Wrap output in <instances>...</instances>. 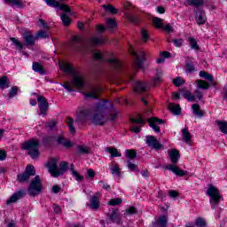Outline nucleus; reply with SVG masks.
<instances>
[{"mask_svg": "<svg viewBox=\"0 0 227 227\" xmlns=\"http://www.w3.org/2000/svg\"><path fill=\"white\" fill-rule=\"evenodd\" d=\"M18 92H19V87H17V86L12 87V89L9 92V98H13V97H15Z\"/></svg>", "mask_w": 227, "mask_h": 227, "instance_id": "54", "label": "nucleus"}, {"mask_svg": "<svg viewBox=\"0 0 227 227\" xmlns=\"http://www.w3.org/2000/svg\"><path fill=\"white\" fill-rule=\"evenodd\" d=\"M45 3L48 6L51 8H59V2L56 0H45Z\"/></svg>", "mask_w": 227, "mask_h": 227, "instance_id": "50", "label": "nucleus"}, {"mask_svg": "<svg viewBox=\"0 0 227 227\" xmlns=\"http://www.w3.org/2000/svg\"><path fill=\"white\" fill-rule=\"evenodd\" d=\"M36 175V170L33 165H27L24 173L18 175V181L21 184L24 182H27L31 176H35Z\"/></svg>", "mask_w": 227, "mask_h": 227, "instance_id": "10", "label": "nucleus"}, {"mask_svg": "<svg viewBox=\"0 0 227 227\" xmlns=\"http://www.w3.org/2000/svg\"><path fill=\"white\" fill-rule=\"evenodd\" d=\"M207 195L209 196V202L211 205V208H215L219 207V203H221V200L223 199V195H221V192L215 186L209 184Z\"/></svg>", "mask_w": 227, "mask_h": 227, "instance_id": "6", "label": "nucleus"}, {"mask_svg": "<svg viewBox=\"0 0 227 227\" xmlns=\"http://www.w3.org/2000/svg\"><path fill=\"white\" fill-rule=\"evenodd\" d=\"M88 116H90V112L88 110H82L78 115V120H80L82 123H84L88 121Z\"/></svg>", "mask_w": 227, "mask_h": 227, "instance_id": "35", "label": "nucleus"}, {"mask_svg": "<svg viewBox=\"0 0 227 227\" xmlns=\"http://www.w3.org/2000/svg\"><path fill=\"white\" fill-rule=\"evenodd\" d=\"M70 166L71 173L75 180H77V182H82V180H84V176H81L77 171H75V169H74V164H71Z\"/></svg>", "mask_w": 227, "mask_h": 227, "instance_id": "38", "label": "nucleus"}, {"mask_svg": "<svg viewBox=\"0 0 227 227\" xmlns=\"http://www.w3.org/2000/svg\"><path fill=\"white\" fill-rule=\"evenodd\" d=\"M195 226L198 227H206L207 222L205 221V218L199 217L195 221Z\"/></svg>", "mask_w": 227, "mask_h": 227, "instance_id": "49", "label": "nucleus"}, {"mask_svg": "<svg viewBox=\"0 0 227 227\" xmlns=\"http://www.w3.org/2000/svg\"><path fill=\"white\" fill-rule=\"evenodd\" d=\"M149 123V127H151L154 132H160V127L157 126L156 123L159 125H162L164 123V121L162 119H159L157 117H151L147 120Z\"/></svg>", "mask_w": 227, "mask_h": 227, "instance_id": "16", "label": "nucleus"}, {"mask_svg": "<svg viewBox=\"0 0 227 227\" xmlns=\"http://www.w3.org/2000/svg\"><path fill=\"white\" fill-rule=\"evenodd\" d=\"M129 120L131 123H139L140 125H143L145 123V120H143L141 114H138L137 118H130Z\"/></svg>", "mask_w": 227, "mask_h": 227, "instance_id": "48", "label": "nucleus"}, {"mask_svg": "<svg viewBox=\"0 0 227 227\" xmlns=\"http://www.w3.org/2000/svg\"><path fill=\"white\" fill-rule=\"evenodd\" d=\"M61 20L64 26H70V22H72L70 17H68V15H67L66 13L61 15Z\"/></svg>", "mask_w": 227, "mask_h": 227, "instance_id": "47", "label": "nucleus"}, {"mask_svg": "<svg viewBox=\"0 0 227 227\" xmlns=\"http://www.w3.org/2000/svg\"><path fill=\"white\" fill-rule=\"evenodd\" d=\"M106 43V38L103 36L92 35L88 41H85L84 38L81 35H76L73 37L72 47L74 51L82 52L90 47H98Z\"/></svg>", "mask_w": 227, "mask_h": 227, "instance_id": "2", "label": "nucleus"}, {"mask_svg": "<svg viewBox=\"0 0 227 227\" xmlns=\"http://www.w3.org/2000/svg\"><path fill=\"white\" fill-rule=\"evenodd\" d=\"M146 82H137L134 86V91H136V93H145V91H146Z\"/></svg>", "mask_w": 227, "mask_h": 227, "instance_id": "25", "label": "nucleus"}, {"mask_svg": "<svg viewBox=\"0 0 227 227\" xmlns=\"http://www.w3.org/2000/svg\"><path fill=\"white\" fill-rule=\"evenodd\" d=\"M180 93L184 98H187L188 102H194V95H192L191 91L185 89H181Z\"/></svg>", "mask_w": 227, "mask_h": 227, "instance_id": "30", "label": "nucleus"}, {"mask_svg": "<svg viewBox=\"0 0 227 227\" xmlns=\"http://www.w3.org/2000/svg\"><path fill=\"white\" fill-rule=\"evenodd\" d=\"M126 157L131 160H134V159L137 157V152H136L134 149H128L126 150Z\"/></svg>", "mask_w": 227, "mask_h": 227, "instance_id": "42", "label": "nucleus"}, {"mask_svg": "<svg viewBox=\"0 0 227 227\" xmlns=\"http://www.w3.org/2000/svg\"><path fill=\"white\" fill-rule=\"evenodd\" d=\"M78 152L80 153H90V147L78 145Z\"/></svg>", "mask_w": 227, "mask_h": 227, "instance_id": "56", "label": "nucleus"}, {"mask_svg": "<svg viewBox=\"0 0 227 227\" xmlns=\"http://www.w3.org/2000/svg\"><path fill=\"white\" fill-rule=\"evenodd\" d=\"M130 54L134 58L133 67L135 70H139L143 68V62L146 59V53L143 51H131Z\"/></svg>", "mask_w": 227, "mask_h": 227, "instance_id": "9", "label": "nucleus"}, {"mask_svg": "<svg viewBox=\"0 0 227 227\" xmlns=\"http://www.w3.org/2000/svg\"><path fill=\"white\" fill-rule=\"evenodd\" d=\"M40 141L36 138H31L28 141L23 143L21 146V150H27V155L31 157V159H38L40 156Z\"/></svg>", "mask_w": 227, "mask_h": 227, "instance_id": "5", "label": "nucleus"}, {"mask_svg": "<svg viewBox=\"0 0 227 227\" xmlns=\"http://www.w3.org/2000/svg\"><path fill=\"white\" fill-rule=\"evenodd\" d=\"M38 26H43V29H49V24L45 22L43 19H40L37 21Z\"/></svg>", "mask_w": 227, "mask_h": 227, "instance_id": "61", "label": "nucleus"}, {"mask_svg": "<svg viewBox=\"0 0 227 227\" xmlns=\"http://www.w3.org/2000/svg\"><path fill=\"white\" fill-rule=\"evenodd\" d=\"M199 75L202 79H206V81H209L211 86L217 85V82H215V80H214V76H212V74H208L207 71H200Z\"/></svg>", "mask_w": 227, "mask_h": 227, "instance_id": "22", "label": "nucleus"}, {"mask_svg": "<svg viewBox=\"0 0 227 227\" xmlns=\"http://www.w3.org/2000/svg\"><path fill=\"white\" fill-rule=\"evenodd\" d=\"M168 108L170 109L171 113H174L176 115H178V114H180V113H182V108L180 107V105H176L175 103H170L168 105Z\"/></svg>", "mask_w": 227, "mask_h": 227, "instance_id": "32", "label": "nucleus"}, {"mask_svg": "<svg viewBox=\"0 0 227 227\" xmlns=\"http://www.w3.org/2000/svg\"><path fill=\"white\" fill-rule=\"evenodd\" d=\"M102 8H104V10H106V12H110V13L113 14H116L118 13V10H116V8H114V6H113L112 4H104L102 5Z\"/></svg>", "mask_w": 227, "mask_h": 227, "instance_id": "46", "label": "nucleus"}, {"mask_svg": "<svg viewBox=\"0 0 227 227\" xmlns=\"http://www.w3.org/2000/svg\"><path fill=\"white\" fill-rule=\"evenodd\" d=\"M38 38H49V34L44 30H39L35 35V39L38 40Z\"/></svg>", "mask_w": 227, "mask_h": 227, "instance_id": "51", "label": "nucleus"}, {"mask_svg": "<svg viewBox=\"0 0 227 227\" xmlns=\"http://www.w3.org/2000/svg\"><path fill=\"white\" fill-rule=\"evenodd\" d=\"M163 22H164V20L159 17L153 18V26L156 27V29H162V27H164Z\"/></svg>", "mask_w": 227, "mask_h": 227, "instance_id": "31", "label": "nucleus"}, {"mask_svg": "<svg viewBox=\"0 0 227 227\" xmlns=\"http://www.w3.org/2000/svg\"><path fill=\"white\" fill-rule=\"evenodd\" d=\"M146 143L150 148H153L156 151H159L160 148H162V144L159 143V140H157L153 136H147Z\"/></svg>", "mask_w": 227, "mask_h": 227, "instance_id": "17", "label": "nucleus"}, {"mask_svg": "<svg viewBox=\"0 0 227 227\" xmlns=\"http://www.w3.org/2000/svg\"><path fill=\"white\" fill-rule=\"evenodd\" d=\"M66 123L69 129V132L71 134H75L76 129L75 127H74V119L72 117H67L66 120Z\"/></svg>", "mask_w": 227, "mask_h": 227, "instance_id": "34", "label": "nucleus"}, {"mask_svg": "<svg viewBox=\"0 0 227 227\" xmlns=\"http://www.w3.org/2000/svg\"><path fill=\"white\" fill-rule=\"evenodd\" d=\"M174 86L180 88L183 84H185V80L184 78L177 76L173 80Z\"/></svg>", "mask_w": 227, "mask_h": 227, "instance_id": "44", "label": "nucleus"}, {"mask_svg": "<svg viewBox=\"0 0 227 227\" xmlns=\"http://www.w3.org/2000/svg\"><path fill=\"white\" fill-rule=\"evenodd\" d=\"M160 82H162V78H160V76L154 77L153 80V84L154 86H159V84H160Z\"/></svg>", "mask_w": 227, "mask_h": 227, "instance_id": "63", "label": "nucleus"}, {"mask_svg": "<svg viewBox=\"0 0 227 227\" xmlns=\"http://www.w3.org/2000/svg\"><path fill=\"white\" fill-rule=\"evenodd\" d=\"M172 42L176 47H182V44L184 43L183 39H174Z\"/></svg>", "mask_w": 227, "mask_h": 227, "instance_id": "62", "label": "nucleus"}, {"mask_svg": "<svg viewBox=\"0 0 227 227\" xmlns=\"http://www.w3.org/2000/svg\"><path fill=\"white\" fill-rule=\"evenodd\" d=\"M10 40L16 46V49H19V51H22L24 49V44H22L20 41L17 40V38L11 37Z\"/></svg>", "mask_w": 227, "mask_h": 227, "instance_id": "45", "label": "nucleus"}, {"mask_svg": "<svg viewBox=\"0 0 227 227\" xmlns=\"http://www.w3.org/2000/svg\"><path fill=\"white\" fill-rule=\"evenodd\" d=\"M89 207L91 210H98L100 207V192H97L91 197Z\"/></svg>", "mask_w": 227, "mask_h": 227, "instance_id": "18", "label": "nucleus"}, {"mask_svg": "<svg viewBox=\"0 0 227 227\" xmlns=\"http://www.w3.org/2000/svg\"><path fill=\"white\" fill-rule=\"evenodd\" d=\"M107 217H109L112 223H116V224H121V215H120L119 209H113L112 214H107Z\"/></svg>", "mask_w": 227, "mask_h": 227, "instance_id": "21", "label": "nucleus"}, {"mask_svg": "<svg viewBox=\"0 0 227 227\" xmlns=\"http://www.w3.org/2000/svg\"><path fill=\"white\" fill-rule=\"evenodd\" d=\"M38 107L41 114L47 115L49 111V101L43 96H39L37 98Z\"/></svg>", "mask_w": 227, "mask_h": 227, "instance_id": "11", "label": "nucleus"}, {"mask_svg": "<svg viewBox=\"0 0 227 227\" xmlns=\"http://www.w3.org/2000/svg\"><path fill=\"white\" fill-rule=\"evenodd\" d=\"M100 93H102V87L93 86L84 95H85V97H87V98H99Z\"/></svg>", "mask_w": 227, "mask_h": 227, "instance_id": "14", "label": "nucleus"}, {"mask_svg": "<svg viewBox=\"0 0 227 227\" xmlns=\"http://www.w3.org/2000/svg\"><path fill=\"white\" fill-rule=\"evenodd\" d=\"M23 42L26 47H33L35 42H36V36H34L31 32L27 31L23 34Z\"/></svg>", "mask_w": 227, "mask_h": 227, "instance_id": "13", "label": "nucleus"}, {"mask_svg": "<svg viewBox=\"0 0 227 227\" xmlns=\"http://www.w3.org/2000/svg\"><path fill=\"white\" fill-rule=\"evenodd\" d=\"M188 6H195L199 8V6H203L205 4V1L203 0H187Z\"/></svg>", "mask_w": 227, "mask_h": 227, "instance_id": "36", "label": "nucleus"}, {"mask_svg": "<svg viewBox=\"0 0 227 227\" xmlns=\"http://www.w3.org/2000/svg\"><path fill=\"white\" fill-rule=\"evenodd\" d=\"M188 42L192 49H193L194 51H200V46H198V43L196 42V39H194V37H189Z\"/></svg>", "mask_w": 227, "mask_h": 227, "instance_id": "43", "label": "nucleus"}, {"mask_svg": "<svg viewBox=\"0 0 227 227\" xmlns=\"http://www.w3.org/2000/svg\"><path fill=\"white\" fill-rule=\"evenodd\" d=\"M106 152L111 154V157H121V153L118 152V149L114 147H107Z\"/></svg>", "mask_w": 227, "mask_h": 227, "instance_id": "39", "label": "nucleus"}, {"mask_svg": "<svg viewBox=\"0 0 227 227\" xmlns=\"http://www.w3.org/2000/svg\"><path fill=\"white\" fill-rule=\"evenodd\" d=\"M109 63L111 68L115 72H121L123 70V62L114 57L106 60Z\"/></svg>", "mask_w": 227, "mask_h": 227, "instance_id": "12", "label": "nucleus"}, {"mask_svg": "<svg viewBox=\"0 0 227 227\" xmlns=\"http://www.w3.org/2000/svg\"><path fill=\"white\" fill-rule=\"evenodd\" d=\"M141 35H142L143 42H148V38H149L148 31L142 29Z\"/></svg>", "mask_w": 227, "mask_h": 227, "instance_id": "60", "label": "nucleus"}, {"mask_svg": "<svg viewBox=\"0 0 227 227\" xmlns=\"http://www.w3.org/2000/svg\"><path fill=\"white\" fill-rule=\"evenodd\" d=\"M197 86L198 88H200V90H208V88H210V83L205 80H198Z\"/></svg>", "mask_w": 227, "mask_h": 227, "instance_id": "40", "label": "nucleus"}, {"mask_svg": "<svg viewBox=\"0 0 227 227\" xmlns=\"http://www.w3.org/2000/svg\"><path fill=\"white\" fill-rule=\"evenodd\" d=\"M60 8V10H62V12H65L66 13H70L71 10H70V6L63 4H59V6Z\"/></svg>", "mask_w": 227, "mask_h": 227, "instance_id": "59", "label": "nucleus"}, {"mask_svg": "<svg viewBox=\"0 0 227 227\" xmlns=\"http://www.w3.org/2000/svg\"><path fill=\"white\" fill-rule=\"evenodd\" d=\"M128 168L130 171H139V168H137V165L130 161L128 162Z\"/></svg>", "mask_w": 227, "mask_h": 227, "instance_id": "58", "label": "nucleus"}, {"mask_svg": "<svg viewBox=\"0 0 227 227\" xmlns=\"http://www.w3.org/2000/svg\"><path fill=\"white\" fill-rule=\"evenodd\" d=\"M95 170L92 168H89L87 170V174L85 175V178H95Z\"/></svg>", "mask_w": 227, "mask_h": 227, "instance_id": "57", "label": "nucleus"}, {"mask_svg": "<svg viewBox=\"0 0 227 227\" xmlns=\"http://www.w3.org/2000/svg\"><path fill=\"white\" fill-rule=\"evenodd\" d=\"M121 203H123V200L117 198V199H112L108 202V205H110L111 207H116V205H121Z\"/></svg>", "mask_w": 227, "mask_h": 227, "instance_id": "52", "label": "nucleus"}, {"mask_svg": "<svg viewBox=\"0 0 227 227\" xmlns=\"http://www.w3.org/2000/svg\"><path fill=\"white\" fill-rule=\"evenodd\" d=\"M57 144L61 145L64 146V148H72L73 145L72 142L67 138H65L63 136H59L57 138Z\"/></svg>", "mask_w": 227, "mask_h": 227, "instance_id": "23", "label": "nucleus"}, {"mask_svg": "<svg viewBox=\"0 0 227 227\" xmlns=\"http://www.w3.org/2000/svg\"><path fill=\"white\" fill-rule=\"evenodd\" d=\"M195 20L198 26H203L204 24H207V14L205 13V11H198L195 14Z\"/></svg>", "mask_w": 227, "mask_h": 227, "instance_id": "20", "label": "nucleus"}, {"mask_svg": "<svg viewBox=\"0 0 227 227\" xmlns=\"http://www.w3.org/2000/svg\"><path fill=\"white\" fill-rule=\"evenodd\" d=\"M59 191H61V187H59V185H58V184L53 185L51 188V192H53V194H58V192H59Z\"/></svg>", "mask_w": 227, "mask_h": 227, "instance_id": "64", "label": "nucleus"}, {"mask_svg": "<svg viewBox=\"0 0 227 227\" xmlns=\"http://www.w3.org/2000/svg\"><path fill=\"white\" fill-rule=\"evenodd\" d=\"M134 214H137V209H136L135 207H129L128 209H126L124 215H134Z\"/></svg>", "mask_w": 227, "mask_h": 227, "instance_id": "55", "label": "nucleus"}, {"mask_svg": "<svg viewBox=\"0 0 227 227\" xmlns=\"http://www.w3.org/2000/svg\"><path fill=\"white\" fill-rule=\"evenodd\" d=\"M113 109V104L109 101H101L95 107V114L91 118L94 125H105L107 121H114L118 112Z\"/></svg>", "mask_w": 227, "mask_h": 227, "instance_id": "1", "label": "nucleus"}, {"mask_svg": "<svg viewBox=\"0 0 227 227\" xmlns=\"http://www.w3.org/2000/svg\"><path fill=\"white\" fill-rule=\"evenodd\" d=\"M63 88L65 90H67L68 91H74V88H84V78L81 74H74L73 81L71 82H65L64 84H62Z\"/></svg>", "mask_w": 227, "mask_h": 227, "instance_id": "7", "label": "nucleus"}, {"mask_svg": "<svg viewBox=\"0 0 227 227\" xmlns=\"http://www.w3.org/2000/svg\"><path fill=\"white\" fill-rule=\"evenodd\" d=\"M116 26L118 25L116 24V20H114V19L113 18L106 19V29H114Z\"/></svg>", "mask_w": 227, "mask_h": 227, "instance_id": "41", "label": "nucleus"}, {"mask_svg": "<svg viewBox=\"0 0 227 227\" xmlns=\"http://www.w3.org/2000/svg\"><path fill=\"white\" fill-rule=\"evenodd\" d=\"M192 109L193 111V114H195V116H198V118H203V116H205V112L201 110V106H200V105H192Z\"/></svg>", "mask_w": 227, "mask_h": 227, "instance_id": "27", "label": "nucleus"}, {"mask_svg": "<svg viewBox=\"0 0 227 227\" xmlns=\"http://www.w3.org/2000/svg\"><path fill=\"white\" fill-rule=\"evenodd\" d=\"M7 88H10V79L8 76L3 75L0 77V90H6Z\"/></svg>", "mask_w": 227, "mask_h": 227, "instance_id": "29", "label": "nucleus"}, {"mask_svg": "<svg viewBox=\"0 0 227 227\" xmlns=\"http://www.w3.org/2000/svg\"><path fill=\"white\" fill-rule=\"evenodd\" d=\"M24 196H26V192H24V190H20L14 192L6 203L7 205H11V203H17V201H19V200H22Z\"/></svg>", "mask_w": 227, "mask_h": 227, "instance_id": "19", "label": "nucleus"}, {"mask_svg": "<svg viewBox=\"0 0 227 227\" xmlns=\"http://www.w3.org/2000/svg\"><path fill=\"white\" fill-rule=\"evenodd\" d=\"M182 134H183L184 141L185 143H191L192 136H191V132H189V129L188 128H184L182 130Z\"/></svg>", "mask_w": 227, "mask_h": 227, "instance_id": "37", "label": "nucleus"}, {"mask_svg": "<svg viewBox=\"0 0 227 227\" xmlns=\"http://www.w3.org/2000/svg\"><path fill=\"white\" fill-rule=\"evenodd\" d=\"M47 167L49 168V173L56 178L61 176V175H65V171L68 169V162L62 161L58 168V160L52 158L48 161Z\"/></svg>", "mask_w": 227, "mask_h": 227, "instance_id": "4", "label": "nucleus"}, {"mask_svg": "<svg viewBox=\"0 0 227 227\" xmlns=\"http://www.w3.org/2000/svg\"><path fill=\"white\" fill-rule=\"evenodd\" d=\"M110 171L112 175H116V176H121V168H120V165L116 162H112L110 164Z\"/></svg>", "mask_w": 227, "mask_h": 227, "instance_id": "26", "label": "nucleus"}, {"mask_svg": "<svg viewBox=\"0 0 227 227\" xmlns=\"http://www.w3.org/2000/svg\"><path fill=\"white\" fill-rule=\"evenodd\" d=\"M7 4L11 6H17V8H24V3L21 0H4Z\"/></svg>", "mask_w": 227, "mask_h": 227, "instance_id": "33", "label": "nucleus"}, {"mask_svg": "<svg viewBox=\"0 0 227 227\" xmlns=\"http://www.w3.org/2000/svg\"><path fill=\"white\" fill-rule=\"evenodd\" d=\"M185 71L188 72V74H192V72H196V67L193 64L187 63L185 65Z\"/></svg>", "mask_w": 227, "mask_h": 227, "instance_id": "53", "label": "nucleus"}, {"mask_svg": "<svg viewBox=\"0 0 227 227\" xmlns=\"http://www.w3.org/2000/svg\"><path fill=\"white\" fill-rule=\"evenodd\" d=\"M154 227H168V216L160 215L153 223Z\"/></svg>", "mask_w": 227, "mask_h": 227, "instance_id": "24", "label": "nucleus"}, {"mask_svg": "<svg viewBox=\"0 0 227 227\" xmlns=\"http://www.w3.org/2000/svg\"><path fill=\"white\" fill-rule=\"evenodd\" d=\"M43 187L42 186V179H40V176H35V178L30 182V185L28 187V194L29 196L35 197L38 196Z\"/></svg>", "mask_w": 227, "mask_h": 227, "instance_id": "8", "label": "nucleus"}, {"mask_svg": "<svg viewBox=\"0 0 227 227\" xmlns=\"http://www.w3.org/2000/svg\"><path fill=\"white\" fill-rule=\"evenodd\" d=\"M168 156L170 157V161L172 164H167L165 166V169L168 171H172L175 173L176 176H186L188 172L185 170L180 169L176 164H178V160H180V152L176 149H172L168 151Z\"/></svg>", "mask_w": 227, "mask_h": 227, "instance_id": "3", "label": "nucleus"}, {"mask_svg": "<svg viewBox=\"0 0 227 227\" xmlns=\"http://www.w3.org/2000/svg\"><path fill=\"white\" fill-rule=\"evenodd\" d=\"M59 66L60 70H63L65 74H68L69 75H75V71L74 70V66H72V64L59 60Z\"/></svg>", "mask_w": 227, "mask_h": 227, "instance_id": "15", "label": "nucleus"}, {"mask_svg": "<svg viewBox=\"0 0 227 227\" xmlns=\"http://www.w3.org/2000/svg\"><path fill=\"white\" fill-rule=\"evenodd\" d=\"M32 69L34 70V72H37L38 74H40V75H44L45 74V69L43 68V66H42V64H40L39 62H33Z\"/></svg>", "mask_w": 227, "mask_h": 227, "instance_id": "28", "label": "nucleus"}]
</instances>
